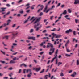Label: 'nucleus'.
<instances>
[{"instance_id": "37", "label": "nucleus", "mask_w": 79, "mask_h": 79, "mask_svg": "<svg viewBox=\"0 0 79 79\" xmlns=\"http://www.w3.org/2000/svg\"><path fill=\"white\" fill-rule=\"evenodd\" d=\"M73 33L74 35H76V31H73Z\"/></svg>"}, {"instance_id": "19", "label": "nucleus", "mask_w": 79, "mask_h": 79, "mask_svg": "<svg viewBox=\"0 0 79 79\" xmlns=\"http://www.w3.org/2000/svg\"><path fill=\"white\" fill-rule=\"evenodd\" d=\"M34 31V30L33 29H30V33H32Z\"/></svg>"}, {"instance_id": "26", "label": "nucleus", "mask_w": 79, "mask_h": 79, "mask_svg": "<svg viewBox=\"0 0 79 79\" xmlns=\"http://www.w3.org/2000/svg\"><path fill=\"white\" fill-rule=\"evenodd\" d=\"M0 52H2V53L4 55H5V52H3L1 50Z\"/></svg>"}, {"instance_id": "11", "label": "nucleus", "mask_w": 79, "mask_h": 79, "mask_svg": "<svg viewBox=\"0 0 79 79\" xmlns=\"http://www.w3.org/2000/svg\"><path fill=\"white\" fill-rule=\"evenodd\" d=\"M41 18V17H40L39 18L37 19L36 21L34 23V24H36V23L37 22L39 21Z\"/></svg>"}, {"instance_id": "12", "label": "nucleus", "mask_w": 79, "mask_h": 79, "mask_svg": "<svg viewBox=\"0 0 79 79\" xmlns=\"http://www.w3.org/2000/svg\"><path fill=\"white\" fill-rule=\"evenodd\" d=\"M49 75H46L45 76V77H44L45 79H47V78L48 76H49V77H50L51 74L50 73H49Z\"/></svg>"}, {"instance_id": "16", "label": "nucleus", "mask_w": 79, "mask_h": 79, "mask_svg": "<svg viewBox=\"0 0 79 79\" xmlns=\"http://www.w3.org/2000/svg\"><path fill=\"white\" fill-rule=\"evenodd\" d=\"M11 20H8L7 21V25H8L9 24H10V22H11Z\"/></svg>"}, {"instance_id": "51", "label": "nucleus", "mask_w": 79, "mask_h": 79, "mask_svg": "<svg viewBox=\"0 0 79 79\" xmlns=\"http://www.w3.org/2000/svg\"><path fill=\"white\" fill-rule=\"evenodd\" d=\"M34 18V17H31V19L30 20V21L31 20H32Z\"/></svg>"}, {"instance_id": "13", "label": "nucleus", "mask_w": 79, "mask_h": 79, "mask_svg": "<svg viewBox=\"0 0 79 79\" xmlns=\"http://www.w3.org/2000/svg\"><path fill=\"white\" fill-rule=\"evenodd\" d=\"M52 35H53V36H52V39H53L54 37H55V36H56V34H55L54 33H52Z\"/></svg>"}, {"instance_id": "55", "label": "nucleus", "mask_w": 79, "mask_h": 79, "mask_svg": "<svg viewBox=\"0 0 79 79\" xmlns=\"http://www.w3.org/2000/svg\"><path fill=\"white\" fill-rule=\"evenodd\" d=\"M40 37V35H36V37L37 38H39Z\"/></svg>"}, {"instance_id": "18", "label": "nucleus", "mask_w": 79, "mask_h": 79, "mask_svg": "<svg viewBox=\"0 0 79 79\" xmlns=\"http://www.w3.org/2000/svg\"><path fill=\"white\" fill-rule=\"evenodd\" d=\"M47 8H48L47 5H46L45 9H44V12H46V10L47 9Z\"/></svg>"}, {"instance_id": "14", "label": "nucleus", "mask_w": 79, "mask_h": 79, "mask_svg": "<svg viewBox=\"0 0 79 79\" xmlns=\"http://www.w3.org/2000/svg\"><path fill=\"white\" fill-rule=\"evenodd\" d=\"M15 62L14 60H11L10 62V64H15Z\"/></svg>"}, {"instance_id": "2", "label": "nucleus", "mask_w": 79, "mask_h": 79, "mask_svg": "<svg viewBox=\"0 0 79 79\" xmlns=\"http://www.w3.org/2000/svg\"><path fill=\"white\" fill-rule=\"evenodd\" d=\"M40 25V23H37V25H34V29H35V31H39V29L41 28V27H42V25L41 24L40 25V26L39 27H37L38 26H39Z\"/></svg>"}, {"instance_id": "29", "label": "nucleus", "mask_w": 79, "mask_h": 79, "mask_svg": "<svg viewBox=\"0 0 79 79\" xmlns=\"http://www.w3.org/2000/svg\"><path fill=\"white\" fill-rule=\"evenodd\" d=\"M64 76V74L62 72H61L60 74V76L61 77L63 76Z\"/></svg>"}, {"instance_id": "56", "label": "nucleus", "mask_w": 79, "mask_h": 79, "mask_svg": "<svg viewBox=\"0 0 79 79\" xmlns=\"http://www.w3.org/2000/svg\"><path fill=\"white\" fill-rule=\"evenodd\" d=\"M43 45V42L41 43V44L40 45V46H42Z\"/></svg>"}, {"instance_id": "54", "label": "nucleus", "mask_w": 79, "mask_h": 79, "mask_svg": "<svg viewBox=\"0 0 79 79\" xmlns=\"http://www.w3.org/2000/svg\"><path fill=\"white\" fill-rule=\"evenodd\" d=\"M62 44L61 43L60 44V45H59L58 46V48H60V47H61V45H62Z\"/></svg>"}, {"instance_id": "64", "label": "nucleus", "mask_w": 79, "mask_h": 79, "mask_svg": "<svg viewBox=\"0 0 79 79\" xmlns=\"http://www.w3.org/2000/svg\"><path fill=\"white\" fill-rule=\"evenodd\" d=\"M21 69H19V71L18 73H20L21 72Z\"/></svg>"}, {"instance_id": "34", "label": "nucleus", "mask_w": 79, "mask_h": 79, "mask_svg": "<svg viewBox=\"0 0 79 79\" xmlns=\"http://www.w3.org/2000/svg\"><path fill=\"white\" fill-rule=\"evenodd\" d=\"M68 12L69 13H71V10L70 9H68Z\"/></svg>"}, {"instance_id": "22", "label": "nucleus", "mask_w": 79, "mask_h": 79, "mask_svg": "<svg viewBox=\"0 0 79 79\" xmlns=\"http://www.w3.org/2000/svg\"><path fill=\"white\" fill-rule=\"evenodd\" d=\"M65 56H66L68 57H70L71 56L70 55L68 54H65Z\"/></svg>"}, {"instance_id": "6", "label": "nucleus", "mask_w": 79, "mask_h": 79, "mask_svg": "<svg viewBox=\"0 0 79 79\" xmlns=\"http://www.w3.org/2000/svg\"><path fill=\"white\" fill-rule=\"evenodd\" d=\"M18 34V33L17 32V31H16L15 32H14L13 33H12V38L13 39L14 38L15 36H16L17 34Z\"/></svg>"}, {"instance_id": "58", "label": "nucleus", "mask_w": 79, "mask_h": 79, "mask_svg": "<svg viewBox=\"0 0 79 79\" xmlns=\"http://www.w3.org/2000/svg\"><path fill=\"white\" fill-rule=\"evenodd\" d=\"M78 20L77 19H75V21L76 23H77Z\"/></svg>"}, {"instance_id": "4", "label": "nucleus", "mask_w": 79, "mask_h": 79, "mask_svg": "<svg viewBox=\"0 0 79 79\" xmlns=\"http://www.w3.org/2000/svg\"><path fill=\"white\" fill-rule=\"evenodd\" d=\"M25 71H26V73H27L28 72H31V69H25L23 70V73H26Z\"/></svg>"}, {"instance_id": "33", "label": "nucleus", "mask_w": 79, "mask_h": 79, "mask_svg": "<svg viewBox=\"0 0 79 79\" xmlns=\"http://www.w3.org/2000/svg\"><path fill=\"white\" fill-rule=\"evenodd\" d=\"M75 40V41L76 43H77V40H75V38H73V42H74Z\"/></svg>"}, {"instance_id": "44", "label": "nucleus", "mask_w": 79, "mask_h": 79, "mask_svg": "<svg viewBox=\"0 0 79 79\" xmlns=\"http://www.w3.org/2000/svg\"><path fill=\"white\" fill-rule=\"evenodd\" d=\"M0 62L3 64H4L5 63V61H3L1 60Z\"/></svg>"}, {"instance_id": "60", "label": "nucleus", "mask_w": 79, "mask_h": 79, "mask_svg": "<svg viewBox=\"0 0 79 79\" xmlns=\"http://www.w3.org/2000/svg\"><path fill=\"white\" fill-rule=\"evenodd\" d=\"M73 74L74 75H76V72H74L73 73Z\"/></svg>"}, {"instance_id": "9", "label": "nucleus", "mask_w": 79, "mask_h": 79, "mask_svg": "<svg viewBox=\"0 0 79 79\" xmlns=\"http://www.w3.org/2000/svg\"><path fill=\"white\" fill-rule=\"evenodd\" d=\"M74 5H76L77 4H79V0H75V2L74 3Z\"/></svg>"}, {"instance_id": "32", "label": "nucleus", "mask_w": 79, "mask_h": 79, "mask_svg": "<svg viewBox=\"0 0 79 79\" xmlns=\"http://www.w3.org/2000/svg\"><path fill=\"white\" fill-rule=\"evenodd\" d=\"M56 28H54L53 29L51 30V31H56Z\"/></svg>"}, {"instance_id": "40", "label": "nucleus", "mask_w": 79, "mask_h": 79, "mask_svg": "<svg viewBox=\"0 0 79 79\" xmlns=\"http://www.w3.org/2000/svg\"><path fill=\"white\" fill-rule=\"evenodd\" d=\"M13 75V73H10L8 75L10 77H11V75Z\"/></svg>"}, {"instance_id": "21", "label": "nucleus", "mask_w": 79, "mask_h": 79, "mask_svg": "<svg viewBox=\"0 0 79 79\" xmlns=\"http://www.w3.org/2000/svg\"><path fill=\"white\" fill-rule=\"evenodd\" d=\"M67 13V11H66V10H65L64 11V12L63 13V14L64 15H66Z\"/></svg>"}, {"instance_id": "20", "label": "nucleus", "mask_w": 79, "mask_h": 79, "mask_svg": "<svg viewBox=\"0 0 79 79\" xmlns=\"http://www.w3.org/2000/svg\"><path fill=\"white\" fill-rule=\"evenodd\" d=\"M55 36H56V37H55L56 38H60L61 35H55Z\"/></svg>"}, {"instance_id": "49", "label": "nucleus", "mask_w": 79, "mask_h": 79, "mask_svg": "<svg viewBox=\"0 0 79 79\" xmlns=\"http://www.w3.org/2000/svg\"><path fill=\"white\" fill-rule=\"evenodd\" d=\"M47 31L46 30H44L42 32L43 33H44L46 32Z\"/></svg>"}, {"instance_id": "50", "label": "nucleus", "mask_w": 79, "mask_h": 79, "mask_svg": "<svg viewBox=\"0 0 79 79\" xmlns=\"http://www.w3.org/2000/svg\"><path fill=\"white\" fill-rule=\"evenodd\" d=\"M17 53V52H16L15 53H13L12 54V55H16V54Z\"/></svg>"}, {"instance_id": "36", "label": "nucleus", "mask_w": 79, "mask_h": 79, "mask_svg": "<svg viewBox=\"0 0 79 79\" xmlns=\"http://www.w3.org/2000/svg\"><path fill=\"white\" fill-rule=\"evenodd\" d=\"M12 45L14 46H16L17 45V44L16 43H13Z\"/></svg>"}, {"instance_id": "31", "label": "nucleus", "mask_w": 79, "mask_h": 79, "mask_svg": "<svg viewBox=\"0 0 79 79\" xmlns=\"http://www.w3.org/2000/svg\"><path fill=\"white\" fill-rule=\"evenodd\" d=\"M44 69H43V70L40 73H42L44 72Z\"/></svg>"}, {"instance_id": "35", "label": "nucleus", "mask_w": 79, "mask_h": 79, "mask_svg": "<svg viewBox=\"0 0 79 79\" xmlns=\"http://www.w3.org/2000/svg\"><path fill=\"white\" fill-rule=\"evenodd\" d=\"M42 39H47L48 40H49V38H48V37H44V38H42Z\"/></svg>"}, {"instance_id": "45", "label": "nucleus", "mask_w": 79, "mask_h": 79, "mask_svg": "<svg viewBox=\"0 0 79 79\" xmlns=\"http://www.w3.org/2000/svg\"><path fill=\"white\" fill-rule=\"evenodd\" d=\"M32 46H30L28 47V49H31L32 48Z\"/></svg>"}, {"instance_id": "25", "label": "nucleus", "mask_w": 79, "mask_h": 79, "mask_svg": "<svg viewBox=\"0 0 79 79\" xmlns=\"http://www.w3.org/2000/svg\"><path fill=\"white\" fill-rule=\"evenodd\" d=\"M23 10L22 9H21V10H20V11L19 12V13L21 14H23Z\"/></svg>"}, {"instance_id": "1", "label": "nucleus", "mask_w": 79, "mask_h": 79, "mask_svg": "<svg viewBox=\"0 0 79 79\" xmlns=\"http://www.w3.org/2000/svg\"><path fill=\"white\" fill-rule=\"evenodd\" d=\"M48 44L49 45H48L46 47L47 48H48L50 47H51V48H51L50 50V51H52V52L50 51L49 52V55H51L52 54V53H54L55 49L54 48H53V45L52 44H51L50 43H48Z\"/></svg>"}, {"instance_id": "23", "label": "nucleus", "mask_w": 79, "mask_h": 79, "mask_svg": "<svg viewBox=\"0 0 79 79\" xmlns=\"http://www.w3.org/2000/svg\"><path fill=\"white\" fill-rule=\"evenodd\" d=\"M62 64V63L61 62H59L58 63V66H59L60 64Z\"/></svg>"}, {"instance_id": "7", "label": "nucleus", "mask_w": 79, "mask_h": 79, "mask_svg": "<svg viewBox=\"0 0 79 79\" xmlns=\"http://www.w3.org/2000/svg\"><path fill=\"white\" fill-rule=\"evenodd\" d=\"M72 30L71 29H69V30H66L65 32V34H69V32H72Z\"/></svg>"}, {"instance_id": "8", "label": "nucleus", "mask_w": 79, "mask_h": 79, "mask_svg": "<svg viewBox=\"0 0 79 79\" xmlns=\"http://www.w3.org/2000/svg\"><path fill=\"white\" fill-rule=\"evenodd\" d=\"M55 7V6L54 5H52V6L51 8L50 9H48L47 10H46V13H47L49 11H50L51 10L53 9V8Z\"/></svg>"}, {"instance_id": "38", "label": "nucleus", "mask_w": 79, "mask_h": 79, "mask_svg": "<svg viewBox=\"0 0 79 79\" xmlns=\"http://www.w3.org/2000/svg\"><path fill=\"white\" fill-rule=\"evenodd\" d=\"M77 65H79V60H77Z\"/></svg>"}, {"instance_id": "24", "label": "nucleus", "mask_w": 79, "mask_h": 79, "mask_svg": "<svg viewBox=\"0 0 79 79\" xmlns=\"http://www.w3.org/2000/svg\"><path fill=\"white\" fill-rule=\"evenodd\" d=\"M35 5H32L31 7V8L32 9V10H33L34 9V7H35Z\"/></svg>"}, {"instance_id": "46", "label": "nucleus", "mask_w": 79, "mask_h": 79, "mask_svg": "<svg viewBox=\"0 0 79 79\" xmlns=\"http://www.w3.org/2000/svg\"><path fill=\"white\" fill-rule=\"evenodd\" d=\"M9 37L8 36H5V38H6V40L8 39V37Z\"/></svg>"}, {"instance_id": "48", "label": "nucleus", "mask_w": 79, "mask_h": 79, "mask_svg": "<svg viewBox=\"0 0 79 79\" xmlns=\"http://www.w3.org/2000/svg\"><path fill=\"white\" fill-rule=\"evenodd\" d=\"M23 66H24L25 67H26L27 65L26 64H23Z\"/></svg>"}, {"instance_id": "59", "label": "nucleus", "mask_w": 79, "mask_h": 79, "mask_svg": "<svg viewBox=\"0 0 79 79\" xmlns=\"http://www.w3.org/2000/svg\"><path fill=\"white\" fill-rule=\"evenodd\" d=\"M54 16H51L50 17V19L51 20H52V18Z\"/></svg>"}, {"instance_id": "57", "label": "nucleus", "mask_w": 79, "mask_h": 79, "mask_svg": "<svg viewBox=\"0 0 79 79\" xmlns=\"http://www.w3.org/2000/svg\"><path fill=\"white\" fill-rule=\"evenodd\" d=\"M72 70H70L68 72V73H72Z\"/></svg>"}, {"instance_id": "61", "label": "nucleus", "mask_w": 79, "mask_h": 79, "mask_svg": "<svg viewBox=\"0 0 79 79\" xmlns=\"http://www.w3.org/2000/svg\"><path fill=\"white\" fill-rule=\"evenodd\" d=\"M14 48V46L13 45L11 47V49H13Z\"/></svg>"}, {"instance_id": "52", "label": "nucleus", "mask_w": 79, "mask_h": 79, "mask_svg": "<svg viewBox=\"0 0 79 79\" xmlns=\"http://www.w3.org/2000/svg\"><path fill=\"white\" fill-rule=\"evenodd\" d=\"M43 14L42 12H41V13H40L39 15L40 16H41Z\"/></svg>"}, {"instance_id": "39", "label": "nucleus", "mask_w": 79, "mask_h": 79, "mask_svg": "<svg viewBox=\"0 0 79 79\" xmlns=\"http://www.w3.org/2000/svg\"><path fill=\"white\" fill-rule=\"evenodd\" d=\"M30 5V4L29 3H28L27 4H26V5H25V6L26 7L27 6H28Z\"/></svg>"}, {"instance_id": "63", "label": "nucleus", "mask_w": 79, "mask_h": 79, "mask_svg": "<svg viewBox=\"0 0 79 79\" xmlns=\"http://www.w3.org/2000/svg\"><path fill=\"white\" fill-rule=\"evenodd\" d=\"M71 76H72L73 77H75V75H74L73 74L71 75Z\"/></svg>"}, {"instance_id": "30", "label": "nucleus", "mask_w": 79, "mask_h": 79, "mask_svg": "<svg viewBox=\"0 0 79 79\" xmlns=\"http://www.w3.org/2000/svg\"><path fill=\"white\" fill-rule=\"evenodd\" d=\"M61 5L60 3H59L56 6V7H58L59 6Z\"/></svg>"}, {"instance_id": "41", "label": "nucleus", "mask_w": 79, "mask_h": 79, "mask_svg": "<svg viewBox=\"0 0 79 79\" xmlns=\"http://www.w3.org/2000/svg\"><path fill=\"white\" fill-rule=\"evenodd\" d=\"M15 26H16V24H14L13 25H12V28H14V27H15Z\"/></svg>"}, {"instance_id": "17", "label": "nucleus", "mask_w": 79, "mask_h": 79, "mask_svg": "<svg viewBox=\"0 0 79 79\" xmlns=\"http://www.w3.org/2000/svg\"><path fill=\"white\" fill-rule=\"evenodd\" d=\"M40 67H39L38 68H36L35 69V70L37 72H38L39 71V70H40Z\"/></svg>"}, {"instance_id": "27", "label": "nucleus", "mask_w": 79, "mask_h": 79, "mask_svg": "<svg viewBox=\"0 0 79 79\" xmlns=\"http://www.w3.org/2000/svg\"><path fill=\"white\" fill-rule=\"evenodd\" d=\"M22 0H20L18 2V4H20L22 2Z\"/></svg>"}, {"instance_id": "62", "label": "nucleus", "mask_w": 79, "mask_h": 79, "mask_svg": "<svg viewBox=\"0 0 79 79\" xmlns=\"http://www.w3.org/2000/svg\"><path fill=\"white\" fill-rule=\"evenodd\" d=\"M69 40H68L67 41V42L66 43V44H68V43H69Z\"/></svg>"}, {"instance_id": "3", "label": "nucleus", "mask_w": 79, "mask_h": 79, "mask_svg": "<svg viewBox=\"0 0 79 79\" xmlns=\"http://www.w3.org/2000/svg\"><path fill=\"white\" fill-rule=\"evenodd\" d=\"M58 51V49H56V51L55 52L54 55V57L52 59V60H51V63L53 62L55 59H56V58H57V56Z\"/></svg>"}, {"instance_id": "42", "label": "nucleus", "mask_w": 79, "mask_h": 79, "mask_svg": "<svg viewBox=\"0 0 79 79\" xmlns=\"http://www.w3.org/2000/svg\"><path fill=\"white\" fill-rule=\"evenodd\" d=\"M65 6L64 5H62L61 6V8H63Z\"/></svg>"}, {"instance_id": "43", "label": "nucleus", "mask_w": 79, "mask_h": 79, "mask_svg": "<svg viewBox=\"0 0 79 79\" xmlns=\"http://www.w3.org/2000/svg\"><path fill=\"white\" fill-rule=\"evenodd\" d=\"M10 13V11H9L6 14V15H9Z\"/></svg>"}, {"instance_id": "47", "label": "nucleus", "mask_w": 79, "mask_h": 79, "mask_svg": "<svg viewBox=\"0 0 79 79\" xmlns=\"http://www.w3.org/2000/svg\"><path fill=\"white\" fill-rule=\"evenodd\" d=\"M13 60H16V57H14V58H13Z\"/></svg>"}, {"instance_id": "28", "label": "nucleus", "mask_w": 79, "mask_h": 79, "mask_svg": "<svg viewBox=\"0 0 79 79\" xmlns=\"http://www.w3.org/2000/svg\"><path fill=\"white\" fill-rule=\"evenodd\" d=\"M66 51L67 52H70V51L67 48H66Z\"/></svg>"}, {"instance_id": "53", "label": "nucleus", "mask_w": 79, "mask_h": 79, "mask_svg": "<svg viewBox=\"0 0 79 79\" xmlns=\"http://www.w3.org/2000/svg\"><path fill=\"white\" fill-rule=\"evenodd\" d=\"M20 27V26H18L16 28H15V30H17Z\"/></svg>"}, {"instance_id": "10", "label": "nucleus", "mask_w": 79, "mask_h": 79, "mask_svg": "<svg viewBox=\"0 0 79 79\" xmlns=\"http://www.w3.org/2000/svg\"><path fill=\"white\" fill-rule=\"evenodd\" d=\"M43 5H41V6H40V9H39V10H38V11H37V12L38 13H39V11H40V10H42V9H43Z\"/></svg>"}, {"instance_id": "15", "label": "nucleus", "mask_w": 79, "mask_h": 79, "mask_svg": "<svg viewBox=\"0 0 79 79\" xmlns=\"http://www.w3.org/2000/svg\"><path fill=\"white\" fill-rule=\"evenodd\" d=\"M32 74V72H31L29 73V74H28L27 75V77H30L31 76V75Z\"/></svg>"}, {"instance_id": "5", "label": "nucleus", "mask_w": 79, "mask_h": 79, "mask_svg": "<svg viewBox=\"0 0 79 79\" xmlns=\"http://www.w3.org/2000/svg\"><path fill=\"white\" fill-rule=\"evenodd\" d=\"M28 40H33L35 41L36 40V37L34 36H30L28 38Z\"/></svg>"}]
</instances>
